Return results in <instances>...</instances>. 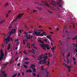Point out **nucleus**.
<instances>
[{"instance_id": "nucleus-1", "label": "nucleus", "mask_w": 77, "mask_h": 77, "mask_svg": "<svg viewBox=\"0 0 77 77\" xmlns=\"http://www.w3.org/2000/svg\"><path fill=\"white\" fill-rule=\"evenodd\" d=\"M14 31V32H13ZM15 32H16V29H14L13 30V29L11 28V31H10L8 33V36L7 37V38H4L5 39L4 40V44H6L8 41H10L11 40V42H13V40H12V38H11L10 36H11V35L12 34V33H15Z\"/></svg>"}, {"instance_id": "nucleus-2", "label": "nucleus", "mask_w": 77, "mask_h": 77, "mask_svg": "<svg viewBox=\"0 0 77 77\" xmlns=\"http://www.w3.org/2000/svg\"><path fill=\"white\" fill-rule=\"evenodd\" d=\"M43 58L44 59V60H41L39 59H38L37 60H40L39 61V64H41V62H43V63L44 64H46V63H47V59H48V57L47 56H43Z\"/></svg>"}, {"instance_id": "nucleus-3", "label": "nucleus", "mask_w": 77, "mask_h": 77, "mask_svg": "<svg viewBox=\"0 0 77 77\" xmlns=\"http://www.w3.org/2000/svg\"><path fill=\"white\" fill-rule=\"evenodd\" d=\"M23 14H19V15L17 16V17L16 19L15 20H13V22L14 23L15 22H17L18 21V20H17V19H20L22 17H23Z\"/></svg>"}, {"instance_id": "nucleus-4", "label": "nucleus", "mask_w": 77, "mask_h": 77, "mask_svg": "<svg viewBox=\"0 0 77 77\" xmlns=\"http://www.w3.org/2000/svg\"><path fill=\"white\" fill-rule=\"evenodd\" d=\"M71 53L69 52L68 54H67L66 56V60H65V59H64V60L67 63H69V60H68V58H69V57L70 56V54Z\"/></svg>"}, {"instance_id": "nucleus-5", "label": "nucleus", "mask_w": 77, "mask_h": 77, "mask_svg": "<svg viewBox=\"0 0 77 77\" xmlns=\"http://www.w3.org/2000/svg\"><path fill=\"white\" fill-rule=\"evenodd\" d=\"M63 65H64V66H65V67H66V68H68V71L69 72L71 71V68L72 67V66H68V65L66 64L65 63H63Z\"/></svg>"}, {"instance_id": "nucleus-6", "label": "nucleus", "mask_w": 77, "mask_h": 77, "mask_svg": "<svg viewBox=\"0 0 77 77\" xmlns=\"http://www.w3.org/2000/svg\"><path fill=\"white\" fill-rule=\"evenodd\" d=\"M28 33L26 32H24V33L23 34H26V37L27 39H30V34H27Z\"/></svg>"}, {"instance_id": "nucleus-7", "label": "nucleus", "mask_w": 77, "mask_h": 77, "mask_svg": "<svg viewBox=\"0 0 77 77\" xmlns=\"http://www.w3.org/2000/svg\"><path fill=\"white\" fill-rule=\"evenodd\" d=\"M41 46L42 47V48H43V49H44V50H46V49H45V47H46V48H47L49 47L48 45H45L44 44L41 45Z\"/></svg>"}, {"instance_id": "nucleus-8", "label": "nucleus", "mask_w": 77, "mask_h": 77, "mask_svg": "<svg viewBox=\"0 0 77 77\" xmlns=\"http://www.w3.org/2000/svg\"><path fill=\"white\" fill-rule=\"evenodd\" d=\"M56 46H53L52 48H51V49L53 53H55V51H54L55 50V49H56Z\"/></svg>"}, {"instance_id": "nucleus-9", "label": "nucleus", "mask_w": 77, "mask_h": 77, "mask_svg": "<svg viewBox=\"0 0 77 77\" xmlns=\"http://www.w3.org/2000/svg\"><path fill=\"white\" fill-rule=\"evenodd\" d=\"M2 73L4 77H7V74H6V72L4 71H3Z\"/></svg>"}, {"instance_id": "nucleus-10", "label": "nucleus", "mask_w": 77, "mask_h": 77, "mask_svg": "<svg viewBox=\"0 0 77 77\" xmlns=\"http://www.w3.org/2000/svg\"><path fill=\"white\" fill-rule=\"evenodd\" d=\"M30 68L32 69V72H36V68H34L33 67L30 66Z\"/></svg>"}, {"instance_id": "nucleus-11", "label": "nucleus", "mask_w": 77, "mask_h": 77, "mask_svg": "<svg viewBox=\"0 0 77 77\" xmlns=\"http://www.w3.org/2000/svg\"><path fill=\"white\" fill-rule=\"evenodd\" d=\"M42 3L43 5H44V4L45 6H47L49 7V5L47 3L43 1H42Z\"/></svg>"}, {"instance_id": "nucleus-12", "label": "nucleus", "mask_w": 77, "mask_h": 77, "mask_svg": "<svg viewBox=\"0 0 77 77\" xmlns=\"http://www.w3.org/2000/svg\"><path fill=\"white\" fill-rule=\"evenodd\" d=\"M51 36H52L51 35H49L48 36H46V38L51 40V41H52V38H51Z\"/></svg>"}, {"instance_id": "nucleus-13", "label": "nucleus", "mask_w": 77, "mask_h": 77, "mask_svg": "<svg viewBox=\"0 0 77 77\" xmlns=\"http://www.w3.org/2000/svg\"><path fill=\"white\" fill-rule=\"evenodd\" d=\"M43 35H44L45 36H47V35L45 33H42L40 34L39 33L38 35H39V36H43Z\"/></svg>"}, {"instance_id": "nucleus-14", "label": "nucleus", "mask_w": 77, "mask_h": 77, "mask_svg": "<svg viewBox=\"0 0 77 77\" xmlns=\"http://www.w3.org/2000/svg\"><path fill=\"white\" fill-rule=\"evenodd\" d=\"M42 56H44V54H42L39 56V59H40V60L42 59Z\"/></svg>"}, {"instance_id": "nucleus-15", "label": "nucleus", "mask_w": 77, "mask_h": 77, "mask_svg": "<svg viewBox=\"0 0 77 77\" xmlns=\"http://www.w3.org/2000/svg\"><path fill=\"white\" fill-rule=\"evenodd\" d=\"M26 71L27 72H30V73L32 72V70L31 69H29V70H26Z\"/></svg>"}, {"instance_id": "nucleus-16", "label": "nucleus", "mask_w": 77, "mask_h": 77, "mask_svg": "<svg viewBox=\"0 0 77 77\" xmlns=\"http://www.w3.org/2000/svg\"><path fill=\"white\" fill-rule=\"evenodd\" d=\"M31 47L32 48H35V49H37V48L35 47V45L34 44H33L32 45Z\"/></svg>"}, {"instance_id": "nucleus-17", "label": "nucleus", "mask_w": 77, "mask_h": 77, "mask_svg": "<svg viewBox=\"0 0 77 77\" xmlns=\"http://www.w3.org/2000/svg\"><path fill=\"white\" fill-rule=\"evenodd\" d=\"M38 42L39 43H41L42 44H44V42L42 41L41 40L39 39V40H38Z\"/></svg>"}, {"instance_id": "nucleus-18", "label": "nucleus", "mask_w": 77, "mask_h": 77, "mask_svg": "<svg viewBox=\"0 0 77 77\" xmlns=\"http://www.w3.org/2000/svg\"><path fill=\"white\" fill-rule=\"evenodd\" d=\"M33 33H35V35H39V33H38V32L37 31L35 32V30H34Z\"/></svg>"}, {"instance_id": "nucleus-19", "label": "nucleus", "mask_w": 77, "mask_h": 77, "mask_svg": "<svg viewBox=\"0 0 77 77\" xmlns=\"http://www.w3.org/2000/svg\"><path fill=\"white\" fill-rule=\"evenodd\" d=\"M10 48H11V44H10L8 45L7 50H9V49H10Z\"/></svg>"}, {"instance_id": "nucleus-20", "label": "nucleus", "mask_w": 77, "mask_h": 77, "mask_svg": "<svg viewBox=\"0 0 77 77\" xmlns=\"http://www.w3.org/2000/svg\"><path fill=\"white\" fill-rule=\"evenodd\" d=\"M5 20H0V24H2V23H5Z\"/></svg>"}, {"instance_id": "nucleus-21", "label": "nucleus", "mask_w": 77, "mask_h": 77, "mask_svg": "<svg viewBox=\"0 0 77 77\" xmlns=\"http://www.w3.org/2000/svg\"><path fill=\"white\" fill-rule=\"evenodd\" d=\"M4 53H1V55H0V56H1V57H4Z\"/></svg>"}, {"instance_id": "nucleus-22", "label": "nucleus", "mask_w": 77, "mask_h": 77, "mask_svg": "<svg viewBox=\"0 0 77 77\" xmlns=\"http://www.w3.org/2000/svg\"><path fill=\"white\" fill-rule=\"evenodd\" d=\"M30 44H29V43H28L27 45V47H28V48H30Z\"/></svg>"}, {"instance_id": "nucleus-23", "label": "nucleus", "mask_w": 77, "mask_h": 77, "mask_svg": "<svg viewBox=\"0 0 77 77\" xmlns=\"http://www.w3.org/2000/svg\"><path fill=\"white\" fill-rule=\"evenodd\" d=\"M27 41V39H26L25 40H24V39H23V44H26V43H25V41Z\"/></svg>"}, {"instance_id": "nucleus-24", "label": "nucleus", "mask_w": 77, "mask_h": 77, "mask_svg": "<svg viewBox=\"0 0 77 77\" xmlns=\"http://www.w3.org/2000/svg\"><path fill=\"white\" fill-rule=\"evenodd\" d=\"M22 32H23V30H19L18 31V32H20V33H22Z\"/></svg>"}, {"instance_id": "nucleus-25", "label": "nucleus", "mask_w": 77, "mask_h": 77, "mask_svg": "<svg viewBox=\"0 0 77 77\" xmlns=\"http://www.w3.org/2000/svg\"><path fill=\"white\" fill-rule=\"evenodd\" d=\"M41 68L42 70V71H43L44 69V66H41Z\"/></svg>"}, {"instance_id": "nucleus-26", "label": "nucleus", "mask_w": 77, "mask_h": 77, "mask_svg": "<svg viewBox=\"0 0 77 77\" xmlns=\"http://www.w3.org/2000/svg\"><path fill=\"white\" fill-rule=\"evenodd\" d=\"M8 5H9V4H8V3H6L4 6V7H5V8H6V6H8Z\"/></svg>"}, {"instance_id": "nucleus-27", "label": "nucleus", "mask_w": 77, "mask_h": 77, "mask_svg": "<svg viewBox=\"0 0 77 77\" xmlns=\"http://www.w3.org/2000/svg\"><path fill=\"white\" fill-rule=\"evenodd\" d=\"M4 58L3 57L0 56V61H1L2 59H3Z\"/></svg>"}, {"instance_id": "nucleus-28", "label": "nucleus", "mask_w": 77, "mask_h": 77, "mask_svg": "<svg viewBox=\"0 0 77 77\" xmlns=\"http://www.w3.org/2000/svg\"><path fill=\"white\" fill-rule=\"evenodd\" d=\"M25 27H26V29H27L28 30L29 29V26H27L26 25H25Z\"/></svg>"}, {"instance_id": "nucleus-29", "label": "nucleus", "mask_w": 77, "mask_h": 77, "mask_svg": "<svg viewBox=\"0 0 77 77\" xmlns=\"http://www.w3.org/2000/svg\"><path fill=\"white\" fill-rule=\"evenodd\" d=\"M26 55H27V53H26V50H25L23 52Z\"/></svg>"}, {"instance_id": "nucleus-30", "label": "nucleus", "mask_w": 77, "mask_h": 77, "mask_svg": "<svg viewBox=\"0 0 77 77\" xmlns=\"http://www.w3.org/2000/svg\"><path fill=\"white\" fill-rule=\"evenodd\" d=\"M20 44V42H17V45H16V46H18V45H19V44Z\"/></svg>"}, {"instance_id": "nucleus-31", "label": "nucleus", "mask_w": 77, "mask_h": 77, "mask_svg": "<svg viewBox=\"0 0 77 77\" xmlns=\"http://www.w3.org/2000/svg\"><path fill=\"white\" fill-rule=\"evenodd\" d=\"M60 45H63V42L61 43V41H60Z\"/></svg>"}, {"instance_id": "nucleus-32", "label": "nucleus", "mask_w": 77, "mask_h": 77, "mask_svg": "<svg viewBox=\"0 0 77 77\" xmlns=\"http://www.w3.org/2000/svg\"><path fill=\"white\" fill-rule=\"evenodd\" d=\"M23 66L25 68H27V66H26L25 65H23Z\"/></svg>"}, {"instance_id": "nucleus-33", "label": "nucleus", "mask_w": 77, "mask_h": 77, "mask_svg": "<svg viewBox=\"0 0 77 77\" xmlns=\"http://www.w3.org/2000/svg\"><path fill=\"white\" fill-rule=\"evenodd\" d=\"M32 75L34 76V77H36V75L35 74V73H34Z\"/></svg>"}, {"instance_id": "nucleus-34", "label": "nucleus", "mask_w": 77, "mask_h": 77, "mask_svg": "<svg viewBox=\"0 0 77 77\" xmlns=\"http://www.w3.org/2000/svg\"><path fill=\"white\" fill-rule=\"evenodd\" d=\"M30 52H32V53H34L35 54V52H33L32 51H29V53H30Z\"/></svg>"}, {"instance_id": "nucleus-35", "label": "nucleus", "mask_w": 77, "mask_h": 77, "mask_svg": "<svg viewBox=\"0 0 77 77\" xmlns=\"http://www.w3.org/2000/svg\"><path fill=\"white\" fill-rule=\"evenodd\" d=\"M8 28H9V29H11V28H12V26L11 25V24L8 27Z\"/></svg>"}, {"instance_id": "nucleus-36", "label": "nucleus", "mask_w": 77, "mask_h": 77, "mask_svg": "<svg viewBox=\"0 0 77 77\" xmlns=\"http://www.w3.org/2000/svg\"><path fill=\"white\" fill-rule=\"evenodd\" d=\"M11 12H12V11H9L8 12V13L7 14H10V13H11Z\"/></svg>"}, {"instance_id": "nucleus-37", "label": "nucleus", "mask_w": 77, "mask_h": 77, "mask_svg": "<svg viewBox=\"0 0 77 77\" xmlns=\"http://www.w3.org/2000/svg\"><path fill=\"white\" fill-rule=\"evenodd\" d=\"M46 74H47V77H48V72H46Z\"/></svg>"}, {"instance_id": "nucleus-38", "label": "nucleus", "mask_w": 77, "mask_h": 77, "mask_svg": "<svg viewBox=\"0 0 77 77\" xmlns=\"http://www.w3.org/2000/svg\"><path fill=\"white\" fill-rule=\"evenodd\" d=\"M22 75L23 76H24V72H22Z\"/></svg>"}, {"instance_id": "nucleus-39", "label": "nucleus", "mask_w": 77, "mask_h": 77, "mask_svg": "<svg viewBox=\"0 0 77 77\" xmlns=\"http://www.w3.org/2000/svg\"><path fill=\"white\" fill-rule=\"evenodd\" d=\"M38 8V9H39V10L40 11H41L42 10V8Z\"/></svg>"}, {"instance_id": "nucleus-40", "label": "nucleus", "mask_w": 77, "mask_h": 77, "mask_svg": "<svg viewBox=\"0 0 77 77\" xmlns=\"http://www.w3.org/2000/svg\"><path fill=\"white\" fill-rule=\"evenodd\" d=\"M31 66L33 67H36V66L35 65V64H32Z\"/></svg>"}, {"instance_id": "nucleus-41", "label": "nucleus", "mask_w": 77, "mask_h": 77, "mask_svg": "<svg viewBox=\"0 0 77 77\" xmlns=\"http://www.w3.org/2000/svg\"><path fill=\"white\" fill-rule=\"evenodd\" d=\"M49 57H52V55H51L50 53H49Z\"/></svg>"}, {"instance_id": "nucleus-42", "label": "nucleus", "mask_w": 77, "mask_h": 77, "mask_svg": "<svg viewBox=\"0 0 77 77\" xmlns=\"http://www.w3.org/2000/svg\"><path fill=\"white\" fill-rule=\"evenodd\" d=\"M66 29V26H64L63 27V30L64 29Z\"/></svg>"}, {"instance_id": "nucleus-43", "label": "nucleus", "mask_w": 77, "mask_h": 77, "mask_svg": "<svg viewBox=\"0 0 77 77\" xmlns=\"http://www.w3.org/2000/svg\"><path fill=\"white\" fill-rule=\"evenodd\" d=\"M15 42H17V41H18V38H17L16 39H15Z\"/></svg>"}, {"instance_id": "nucleus-44", "label": "nucleus", "mask_w": 77, "mask_h": 77, "mask_svg": "<svg viewBox=\"0 0 77 77\" xmlns=\"http://www.w3.org/2000/svg\"><path fill=\"white\" fill-rule=\"evenodd\" d=\"M61 53L62 54L63 57H64V56H65V54H64V53H63L62 52Z\"/></svg>"}, {"instance_id": "nucleus-45", "label": "nucleus", "mask_w": 77, "mask_h": 77, "mask_svg": "<svg viewBox=\"0 0 77 77\" xmlns=\"http://www.w3.org/2000/svg\"><path fill=\"white\" fill-rule=\"evenodd\" d=\"M44 41H45V42H47V38H46L44 40Z\"/></svg>"}, {"instance_id": "nucleus-46", "label": "nucleus", "mask_w": 77, "mask_h": 77, "mask_svg": "<svg viewBox=\"0 0 77 77\" xmlns=\"http://www.w3.org/2000/svg\"><path fill=\"white\" fill-rule=\"evenodd\" d=\"M25 60H29V58H25Z\"/></svg>"}, {"instance_id": "nucleus-47", "label": "nucleus", "mask_w": 77, "mask_h": 77, "mask_svg": "<svg viewBox=\"0 0 77 77\" xmlns=\"http://www.w3.org/2000/svg\"><path fill=\"white\" fill-rule=\"evenodd\" d=\"M49 64H50V62H49V61H48V64H47V66H49Z\"/></svg>"}, {"instance_id": "nucleus-48", "label": "nucleus", "mask_w": 77, "mask_h": 77, "mask_svg": "<svg viewBox=\"0 0 77 77\" xmlns=\"http://www.w3.org/2000/svg\"><path fill=\"white\" fill-rule=\"evenodd\" d=\"M8 14H6V17H8Z\"/></svg>"}, {"instance_id": "nucleus-49", "label": "nucleus", "mask_w": 77, "mask_h": 77, "mask_svg": "<svg viewBox=\"0 0 77 77\" xmlns=\"http://www.w3.org/2000/svg\"><path fill=\"white\" fill-rule=\"evenodd\" d=\"M33 33V31H31V32H28V33Z\"/></svg>"}, {"instance_id": "nucleus-50", "label": "nucleus", "mask_w": 77, "mask_h": 77, "mask_svg": "<svg viewBox=\"0 0 77 77\" xmlns=\"http://www.w3.org/2000/svg\"><path fill=\"white\" fill-rule=\"evenodd\" d=\"M25 63H26V65H28L29 63L27 62H25Z\"/></svg>"}, {"instance_id": "nucleus-51", "label": "nucleus", "mask_w": 77, "mask_h": 77, "mask_svg": "<svg viewBox=\"0 0 77 77\" xmlns=\"http://www.w3.org/2000/svg\"><path fill=\"white\" fill-rule=\"evenodd\" d=\"M77 38H76L75 37V38H72V40H74V39H76Z\"/></svg>"}, {"instance_id": "nucleus-52", "label": "nucleus", "mask_w": 77, "mask_h": 77, "mask_svg": "<svg viewBox=\"0 0 77 77\" xmlns=\"http://www.w3.org/2000/svg\"><path fill=\"white\" fill-rule=\"evenodd\" d=\"M48 12H49V13H50L51 14H52L53 13V12H52L51 11H48Z\"/></svg>"}, {"instance_id": "nucleus-53", "label": "nucleus", "mask_w": 77, "mask_h": 77, "mask_svg": "<svg viewBox=\"0 0 77 77\" xmlns=\"http://www.w3.org/2000/svg\"><path fill=\"white\" fill-rule=\"evenodd\" d=\"M2 51H3V50L2 49H1V51H0L1 53H3V52H2Z\"/></svg>"}, {"instance_id": "nucleus-54", "label": "nucleus", "mask_w": 77, "mask_h": 77, "mask_svg": "<svg viewBox=\"0 0 77 77\" xmlns=\"http://www.w3.org/2000/svg\"><path fill=\"white\" fill-rule=\"evenodd\" d=\"M73 61H74V60H76V58H73Z\"/></svg>"}, {"instance_id": "nucleus-55", "label": "nucleus", "mask_w": 77, "mask_h": 77, "mask_svg": "<svg viewBox=\"0 0 77 77\" xmlns=\"http://www.w3.org/2000/svg\"><path fill=\"white\" fill-rule=\"evenodd\" d=\"M47 48L48 50H50V48H49L48 47Z\"/></svg>"}, {"instance_id": "nucleus-56", "label": "nucleus", "mask_w": 77, "mask_h": 77, "mask_svg": "<svg viewBox=\"0 0 77 77\" xmlns=\"http://www.w3.org/2000/svg\"><path fill=\"white\" fill-rule=\"evenodd\" d=\"M8 63H6L5 65V66H6V65H8Z\"/></svg>"}, {"instance_id": "nucleus-57", "label": "nucleus", "mask_w": 77, "mask_h": 77, "mask_svg": "<svg viewBox=\"0 0 77 77\" xmlns=\"http://www.w3.org/2000/svg\"><path fill=\"white\" fill-rule=\"evenodd\" d=\"M52 29V28H51V27H49V30H51Z\"/></svg>"}, {"instance_id": "nucleus-58", "label": "nucleus", "mask_w": 77, "mask_h": 77, "mask_svg": "<svg viewBox=\"0 0 77 77\" xmlns=\"http://www.w3.org/2000/svg\"><path fill=\"white\" fill-rule=\"evenodd\" d=\"M17 65L18 66H20V63H17Z\"/></svg>"}, {"instance_id": "nucleus-59", "label": "nucleus", "mask_w": 77, "mask_h": 77, "mask_svg": "<svg viewBox=\"0 0 77 77\" xmlns=\"http://www.w3.org/2000/svg\"><path fill=\"white\" fill-rule=\"evenodd\" d=\"M18 58L17 57L16 59V61H17L18 60Z\"/></svg>"}, {"instance_id": "nucleus-60", "label": "nucleus", "mask_w": 77, "mask_h": 77, "mask_svg": "<svg viewBox=\"0 0 77 77\" xmlns=\"http://www.w3.org/2000/svg\"><path fill=\"white\" fill-rule=\"evenodd\" d=\"M36 11H35V10H33V13H35V12H36Z\"/></svg>"}, {"instance_id": "nucleus-61", "label": "nucleus", "mask_w": 77, "mask_h": 77, "mask_svg": "<svg viewBox=\"0 0 77 77\" xmlns=\"http://www.w3.org/2000/svg\"><path fill=\"white\" fill-rule=\"evenodd\" d=\"M50 33H51L52 34H54V33L53 32H50Z\"/></svg>"}, {"instance_id": "nucleus-62", "label": "nucleus", "mask_w": 77, "mask_h": 77, "mask_svg": "<svg viewBox=\"0 0 77 77\" xmlns=\"http://www.w3.org/2000/svg\"><path fill=\"white\" fill-rule=\"evenodd\" d=\"M73 27L74 29H75V26H74V24H73Z\"/></svg>"}, {"instance_id": "nucleus-63", "label": "nucleus", "mask_w": 77, "mask_h": 77, "mask_svg": "<svg viewBox=\"0 0 77 77\" xmlns=\"http://www.w3.org/2000/svg\"><path fill=\"white\" fill-rule=\"evenodd\" d=\"M42 18L41 17V18H40L39 19V20H40V21H41V20H42Z\"/></svg>"}, {"instance_id": "nucleus-64", "label": "nucleus", "mask_w": 77, "mask_h": 77, "mask_svg": "<svg viewBox=\"0 0 77 77\" xmlns=\"http://www.w3.org/2000/svg\"><path fill=\"white\" fill-rule=\"evenodd\" d=\"M20 73L18 74V77H19L20 76Z\"/></svg>"}]
</instances>
